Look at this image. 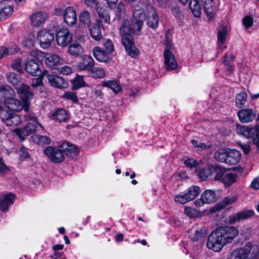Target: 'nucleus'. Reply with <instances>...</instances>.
<instances>
[{
	"mask_svg": "<svg viewBox=\"0 0 259 259\" xmlns=\"http://www.w3.org/2000/svg\"><path fill=\"white\" fill-rule=\"evenodd\" d=\"M146 15L143 10L138 5L134 7L133 19L131 21L125 20L120 29L121 42L128 55L133 58L139 55L140 52L135 46L132 34H138L141 31Z\"/></svg>",
	"mask_w": 259,
	"mask_h": 259,
	"instance_id": "1",
	"label": "nucleus"
},
{
	"mask_svg": "<svg viewBox=\"0 0 259 259\" xmlns=\"http://www.w3.org/2000/svg\"><path fill=\"white\" fill-rule=\"evenodd\" d=\"M238 233L235 227H219L208 235L206 246L214 252H220L225 245L231 243Z\"/></svg>",
	"mask_w": 259,
	"mask_h": 259,
	"instance_id": "2",
	"label": "nucleus"
},
{
	"mask_svg": "<svg viewBox=\"0 0 259 259\" xmlns=\"http://www.w3.org/2000/svg\"><path fill=\"white\" fill-rule=\"evenodd\" d=\"M17 89V93L20 95L23 102L22 103L13 97L5 105L10 109V111L14 110L19 112L23 109L27 112L30 106L29 100L33 98V94L29 91V86L24 84H21Z\"/></svg>",
	"mask_w": 259,
	"mask_h": 259,
	"instance_id": "3",
	"label": "nucleus"
},
{
	"mask_svg": "<svg viewBox=\"0 0 259 259\" xmlns=\"http://www.w3.org/2000/svg\"><path fill=\"white\" fill-rule=\"evenodd\" d=\"M214 180L223 183L225 187L232 186L238 179L236 174L228 171L226 169L219 165L214 167Z\"/></svg>",
	"mask_w": 259,
	"mask_h": 259,
	"instance_id": "4",
	"label": "nucleus"
},
{
	"mask_svg": "<svg viewBox=\"0 0 259 259\" xmlns=\"http://www.w3.org/2000/svg\"><path fill=\"white\" fill-rule=\"evenodd\" d=\"M44 153L54 163L62 162L65 158L61 145L58 147L48 146L44 150Z\"/></svg>",
	"mask_w": 259,
	"mask_h": 259,
	"instance_id": "5",
	"label": "nucleus"
},
{
	"mask_svg": "<svg viewBox=\"0 0 259 259\" xmlns=\"http://www.w3.org/2000/svg\"><path fill=\"white\" fill-rule=\"evenodd\" d=\"M36 39L41 48L47 49L51 46L54 40V34L50 29H42L37 32Z\"/></svg>",
	"mask_w": 259,
	"mask_h": 259,
	"instance_id": "6",
	"label": "nucleus"
},
{
	"mask_svg": "<svg viewBox=\"0 0 259 259\" xmlns=\"http://www.w3.org/2000/svg\"><path fill=\"white\" fill-rule=\"evenodd\" d=\"M0 117L7 126H15L21 122L20 117L12 111L2 109L0 111Z\"/></svg>",
	"mask_w": 259,
	"mask_h": 259,
	"instance_id": "7",
	"label": "nucleus"
},
{
	"mask_svg": "<svg viewBox=\"0 0 259 259\" xmlns=\"http://www.w3.org/2000/svg\"><path fill=\"white\" fill-rule=\"evenodd\" d=\"M72 35L69 30L66 28H61L56 32L57 44L62 47H66L72 40Z\"/></svg>",
	"mask_w": 259,
	"mask_h": 259,
	"instance_id": "8",
	"label": "nucleus"
},
{
	"mask_svg": "<svg viewBox=\"0 0 259 259\" xmlns=\"http://www.w3.org/2000/svg\"><path fill=\"white\" fill-rule=\"evenodd\" d=\"M46 77L50 84L59 89H65L68 86V82L63 78L51 74H47Z\"/></svg>",
	"mask_w": 259,
	"mask_h": 259,
	"instance_id": "9",
	"label": "nucleus"
},
{
	"mask_svg": "<svg viewBox=\"0 0 259 259\" xmlns=\"http://www.w3.org/2000/svg\"><path fill=\"white\" fill-rule=\"evenodd\" d=\"M95 62L93 58L87 55L82 56L81 60L78 63L77 69L78 71L87 70L90 72L93 70Z\"/></svg>",
	"mask_w": 259,
	"mask_h": 259,
	"instance_id": "10",
	"label": "nucleus"
},
{
	"mask_svg": "<svg viewBox=\"0 0 259 259\" xmlns=\"http://www.w3.org/2000/svg\"><path fill=\"white\" fill-rule=\"evenodd\" d=\"M254 215L253 210H244L237 212L229 217V222L234 224L241 220L248 219Z\"/></svg>",
	"mask_w": 259,
	"mask_h": 259,
	"instance_id": "11",
	"label": "nucleus"
},
{
	"mask_svg": "<svg viewBox=\"0 0 259 259\" xmlns=\"http://www.w3.org/2000/svg\"><path fill=\"white\" fill-rule=\"evenodd\" d=\"M237 132L239 135L250 138L256 136L259 133V128L258 126L250 127L245 125H238L237 127Z\"/></svg>",
	"mask_w": 259,
	"mask_h": 259,
	"instance_id": "12",
	"label": "nucleus"
},
{
	"mask_svg": "<svg viewBox=\"0 0 259 259\" xmlns=\"http://www.w3.org/2000/svg\"><path fill=\"white\" fill-rule=\"evenodd\" d=\"M25 70L32 76H39L42 74L37 60L35 58L27 61L25 64Z\"/></svg>",
	"mask_w": 259,
	"mask_h": 259,
	"instance_id": "13",
	"label": "nucleus"
},
{
	"mask_svg": "<svg viewBox=\"0 0 259 259\" xmlns=\"http://www.w3.org/2000/svg\"><path fill=\"white\" fill-rule=\"evenodd\" d=\"M15 95V91L7 85L0 86V98L1 101L5 104L9 101Z\"/></svg>",
	"mask_w": 259,
	"mask_h": 259,
	"instance_id": "14",
	"label": "nucleus"
},
{
	"mask_svg": "<svg viewBox=\"0 0 259 259\" xmlns=\"http://www.w3.org/2000/svg\"><path fill=\"white\" fill-rule=\"evenodd\" d=\"M247 259H259V246L248 242L244 246Z\"/></svg>",
	"mask_w": 259,
	"mask_h": 259,
	"instance_id": "15",
	"label": "nucleus"
},
{
	"mask_svg": "<svg viewBox=\"0 0 259 259\" xmlns=\"http://www.w3.org/2000/svg\"><path fill=\"white\" fill-rule=\"evenodd\" d=\"M48 19V14L42 12H38L30 16L31 24L35 27H38L45 24Z\"/></svg>",
	"mask_w": 259,
	"mask_h": 259,
	"instance_id": "16",
	"label": "nucleus"
},
{
	"mask_svg": "<svg viewBox=\"0 0 259 259\" xmlns=\"http://www.w3.org/2000/svg\"><path fill=\"white\" fill-rule=\"evenodd\" d=\"M63 19L68 25L71 26L75 24L77 16L76 11L73 7H68L65 10L63 13Z\"/></svg>",
	"mask_w": 259,
	"mask_h": 259,
	"instance_id": "17",
	"label": "nucleus"
},
{
	"mask_svg": "<svg viewBox=\"0 0 259 259\" xmlns=\"http://www.w3.org/2000/svg\"><path fill=\"white\" fill-rule=\"evenodd\" d=\"M164 64L168 70L175 69L177 67V63L175 56L168 49L164 51Z\"/></svg>",
	"mask_w": 259,
	"mask_h": 259,
	"instance_id": "18",
	"label": "nucleus"
},
{
	"mask_svg": "<svg viewBox=\"0 0 259 259\" xmlns=\"http://www.w3.org/2000/svg\"><path fill=\"white\" fill-rule=\"evenodd\" d=\"M207 232L205 227H202L198 228H192L189 230L188 233L193 241H197L206 235Z\"/></svg>",
	"mask_w": 259,
	"mask_h": 259,
	"instance_id": "19",
	"label": "nucleus"
},
{
	"mask_svg": "<svg viewBox=\"0 0 259 259\" xmlns=\"http://www.w3.org/2000/svg\"><path fill=\"white\" fill-rule=\"evenodd\" d=\"M38 124L29 122L23 128H17L14 131L19 136H28L33 134L37 129Z\"/></svg>",
	"mask_w": 259,
	"mask_h": 259,
	"instance_id": "20",
	"label": "nucleus"
},
{
	"mask_svg": "<svg viewBox=\"0 0 259 259\" xmlns=\"http://www.w3.org/2000/svg\"><path fill=\"white\" fill-rule=\"evenodd\" d=\"M240 121L242 123L249 122L252 121L255 117V113L253 110L250 109H244L239 110L237 113Z\"/></svg>",
	"mask_w": 259,
	"mask_h": 259,
	"instance_id": "21",
	"label": "nucleus"
},
{
	"mask_svg": "<svg viewBox=\"0 0 259 259\" xmlns=\"http://www.w3.org/2000/svg\"><path fill=\"white\" fill-rule=\"evenodd\" d=\"M92 52L94 57L99 62L107 63L110 59V54L100 47H95Z\"/></svg>",
	"mask_w": 259,
	"mask_h": 259,
	"instance_id": "22",
	"label": "nucleus"
},
{
	"mask_svg": "<svg viewBox=\"0 0 259 259\" xmlns=\"http://www.w3.org/2000/svg\"><path fill=\"white\" fill-rule=\"evenodd\" d=\"M61 148H62L64 155L66 154L67 156L72 158L75 157L79 152L76 147L68 142H63L61 145Z\"/></svg>",
	"mask_w": 259,
	"mask_h": 259,
	"instance_id": "23",
	"label": "nucleus"
},
{
	"mask_svg": "<svg viewBox=\"0 0 259 259\" xmlns=\"http://www.w3.org/2000/svg\"><path fill=\"white\" fill-rule=\"evenodd\" d=\"M241 157L239 151L236 149H229L226 160V163L228 165H234L238 163Z\"/></svg>",
	"mask_w": 259,
	"mask_h": 259,
	"instance_id": "24",
	"label": "nucleus"
},
{
	"mask_svg": "<svg viewBox=\"0 0 259 259\" xmlns=\"http://www.w3.org/2000/svg\"><path fill=\"white\" fill-rule=\"evenodd\" d=\"M14 195L12 193L3 194L0 195V208L4 211H6L9 206L13 203Z\"/></svg>",
	"mask_w": 259,
	"mask_h": 259,
	"instance_id": "25",
	"label": "nucleus"
},
{
	"mask_svg": "<svg viewBox=\"0 0 259 259\" xmlns=\"http://www.w3.org/2000/svg\"><path fill=\"white\" fill-rule=\"evenodd\" d=\"M45 63L50 68H54L61 64V57L55 54H47L45 55Z\"/></svg>",
	"mask_w": 259,
	"mask_h": 259,
	"instance_id": "26",
	"label": "nucleus"
},
{
	"mask_svg": "<svg viewBox=\"0 0 259 259\" xmlns=\"http://www.w3.org/2000/svg\"><path fill=\"white\" fill-rule=\"evenodd\" d=\"M149 17L148 18L147 24L151 28L155 29L158 25L159 18L155 9L152 7L149 9Z\"/></svg>",
	"mask_w": 259,
	"mask_h": 259,
	"instance_id": "27",
	"label": "nucleus"
},
{
	"mask_svg": "<svg viewBox=\"0 0 259 259\" xmlns=\"http://www.w3.org/2000/svg\"><path fill=\"white\" fill-rule=\"evenodd\" d=\"M244 247L233 250L229 253L227 259H247Z\"/></svg>",
	"mask_w": 259,
	"mask_h": 259,
	"instance_id": "28",
	"label": "nucleus"
},
{
	"mask_svg": "<svg viewBox=\"0 0 259 259\" xmlns=\"http://www.w3.org/2000/svg\"><path fill=\"white\" fill-rule=\"evenodd\" d=\"M52 118L54 120L59 122H66L68 120V115L65 110L59 109L52 114Z\"/></svg>",
	"mask_w": 259,
	"mask_h": 259,
	"instance_id": "29",
	"label": "nucleus"
},
{
	"mask_svg": "<svg viewBox=\"0 0 259 259\" xmlns=\"http://www.w3.org/2000/svg\"><path fill=\"white\" fill-rule=\"evenodd\" d=\"M68 52L71 56L78 57L83 53V50L78 43H73L68 47Z\"/></svg>",
	"mask_w": 259,
	"mask_h": 259,
	"instance_id": "30",
	"label": "nucleus"
},
{
	"mask_svg": "<svg viewBox=\"0 0 259 259\" xmlns=\"http://www.w3.org/2000/svg\"><path fill=\"white\" fill-rule=\"evenodd\" d=\"M189 8L195 17H199L201 14V7L198 0H190Z\"/></svg>",
	"mask_w": 259,
	"mask_h": 259,
	"instance_id": "31",
	"label": "nucleus"
},
{
	"mask_svg": "<svg viewBox=\"0 0 259 259\" xmlns=\"http://www.w3.org/2000/svg\"><path fill=\"white\" fill-rule=\"evenodd\" d=\"M228 29L227 27L222 25L218 31V42L220 48L222 47L223 43L226 38L228 34Z\"/></svg>",
	"mask_w": 259,
	"mask_h": 259,
	"instance_id": "32",
	"label": "nucleus"
},
{
	"mask_svg": "<svg viewBox=\"0 0 259 259\" xmlns=\"http://www.w3.org/2000/svg\"><path fill=\"white\" fill-rule=\"evenodd\" d=\"M202 200L205 203H210L216 200V194L214 191L205 190L201 195Z\"/></svg>",
	"mask_w": 259,
	"mask_h": 259,
	"instance_id": "33",
	"label": "nucleus"
},
{
	"mask_svg": "<svg viewBox=\"0 0 259 259\" xmlns=\"http://www.w3.org/2000/svg\"><path fill=\"white\" fill-rule=\"evenodd\" d=\"M90 35L92 38L96 41H99L102 38V35L101 31L100 24H96L90 30Z\"/></svg>",
	"mask_w": 259,
	"mask_h": 259,
	"instance_id": "34",
	"label": "nucleus"
},
{
	"mask_svg": "<svg viewBox=\"0 0 259 259\" xmlns=\"http://www.w3.org/2000/svg\"><path fill=\"white\" fill-rule=\"evenodd\" d=\"M97 12L100 19L101 22L109 24L110 22V17L108 12L103 8L98 7Z\"/></svg>",
	"mask_w": 259,
	"mask_h": 259,
	"instance_id": "35",
	"label": "nucleus"
},
{
	"mask_svg": "<svg viewBox=\"0 0 259 259\" xmlns=\"http://www.w3.org/2000/svg\"><path fill=\"white\" fill-rule=\"evenodd\" d=\"M79 19L80 22L88 27H89L91 22V18L90 13L87 10L82 11L79 16Z\"/></svg>",
	"mask_w": 259,
	"mask_h": 259,
	"instance_id": "36",
	"label": "nucleus"
},
{
	"mask_svg": "<svg viewBox=\"0 0 259 259\" xmlns=\"http://www.w3.org/2000/svg\"><path fill=\"white\" fill-rule=\"evenodd\" d=\"M228 150V149H219L214 154V158L219 161L226 163Z\"/></svg>",
	"mask_w": 259,
	"mask_h": 259,
	"instance_id": "37",
	"label": "nucleus"
},
{
	"mask_svg": "<svg viewBox=\"0 0 259 259\" xmlns=\"http://www.w3.org/2000/svg\"><path fill=\"white\" fill-rule=\"evenodd\" d=\"M33 141L37 144H49L51 143V139L45 136L35 135L32 137Z\"/></svg>",
	"mask_w": 259,
	"mask_h": 259,
	"instance_id": "38",
	"label": "nucleus"
},
{
	"mask_svg": "<svg viewBox=\"0 0 259 259\" xmlns=\"http://www.w3.org/2000/svg\"><path fill=\"white\" fill-rule=\"evenodd\" d=\"M103 86L110 88L114 93H117L121 91L120 85L115 80L105 81L102 83Z\"/></svg>",
	"mask_w": 259,
	"mask_h": 259,
	"instance_id": "39",
	"label": "nucleus"
},
{
	"mask_svg": "<svg viewBox=\"0 0 259 259\" xmlns=\"http://www.w3.org/2000/svg\"><path fill=\"white\" fill-rule=\"evenodd\" d=\"M247 94L244 92H242L237 95L236 97V105L238 108H242L246 102Z\"/></svg>",
	"mask_w": 259,
	"mask_h": 259,
	"instance_id": "40",
	"label": "nucleus"
},
{
	"mask_svg": "<svg viewBox=\"0 0 259 259\" xmlns=\"http://www.w3.org/2000/svg\"><path fill=\"white\" fill-rule=\"evenodd\" d=\"M13 12V8L9 5L0 9V19L5 20L9 18Z\"/></svg>",
	"mask_w": 259,
	"mask_h": 259,
	"instance_id": "41",
	"label": "nucleus"
},
{
	"mask_svg": "<svg viewBox=\"0 0 259 259\" xmlns=\"http://www.w3.org/2000/svg\"><path fill=\"white\" fill-rule=\"evenodd\" d=\"M200 189L197 186H192L188 188L187 194L190 201L194 199L200 193Z\"/></svg>",
	"mask_w": 259,
	"mask_h": 259,
	"instance_id": "42",
	"label": "nucleus"
},
{
	"mask_svg": "<svg viewBox=\"0 0 259 259\" xmlns=\"http://www.w3.org/2000/svg\"><path fill=\"white\" fill-rule=\"evenodd\" d=\"M237 199L238 196L237 195H232L225 197L221 203L219 204L218 206L221 208L225 207L227 205L231 204L235 202Z\"/></svg>",
	"mask_w": 259,
	"mask_h": 259,
	"instance_id": "43",
	"label": "nucleus"
},
{
	"mask_svg": "<svg viewBox=\"0 0 259 259\" xmlns=\"http://www.w3.org/2000/svg\"><path fill=\"white\" fill-rule=\"evenodd\" d=\"M17 52V50H14L12 48H8L5 46H1L0 47V59H2L9 55H13Z\"/></svg>",
	"mask_w": 259,
	"mask_h": 259,
	"instance_id": "44",
	"label": "nucleus"
},
{
	"mask_svg": "<svg viewBox=\"0 0 259 259\" xmlns=\"http://www.w3.org/2000/svg\"><path fill=\"white\" fill-rule=\"evenodd\" d=\"M72 82L73 89H77L85 85L83 76H82L77 75L72 80Z\"/></svg>",
	"mask_w": 259,
	"mask_h": 259,
	"instance_id": "45",
	"label": "nucleus"
},
{
	"mask_svg": "<svg viewBox=\"0 0 259 259\" xmlns=\"http://www.w3.org/2000/svg\"><path fill=\"white\" fill-rule=\"evenodd\" d=\"M116 16L119 18H124L126 16L125 6L122 3H119L117 7Z\"/></svg>",
	"mask_w": 259,
	"mask_h": 259,
	"instance_id": "46",
	"label": "nucleus"
},
{
	"mask_svg": "<svg viewBox=\"0 0 259 259\" xmlns=\"http://www.w3.org/2000/svg\"><path fill=\"white\" fill-rule=\"evenodd\" d=\"M92 77L94 78H102L105 76V71L101 68H94L90 72Z\"/></svg>",
	"mask_w": 259,
	"mask_h": 259,
	"instance_id": "47",
	"label": "nucleus"
},
{
	"mask_svg": "<svg viewBox=\"0 0 259 259\" xmlns=\"http://www.w3.org/2000/svg\"><path fill=\"white\" fill-rule=\"evenodd\" d=\"M47 71L45 70L42 72V75H40L38 77L34 78L32 79L31 86L34 89L39 87L41 88L42 87L43 84L42 82V78L47 73Z\"/></svg>",
	"mask_w": 259,
	"mask_h": 259,
	"instance_id": "48",
	"label": "nucleus"
},
{
	"mask_svg": "<svg viewBox=\"0 0 259 259\" xmlns=\"http://www.w3.org/2000/svg\"><path fill=\"white\" fill-rule=\"evenodd\" d=\"M7 78L8 81L14 85L17 84L20 80V76L14 72H10L8 73L7 75Z\"/></svg>",
	"mask_w": 259,
	"mask_h": 259,
	"instance_id": "49",
	"label": "nucleus"
},
{
	"mask_svg": "<svg viewBox=\"0 0 259 259\" xmlns=\"http://www.w3.org/2000/svg\"><path fill=\"white\" fill-rule=\"evenodd\" d=\"M62 98L66 100H70L73 103H77L78 102L77 97L76 94L73 92H65L62 95Z\"/></svg>",
	"mask_w": 259,
	"mask_h": 259,
	"instance_id": "50",
	"label": "nucleus"
},
{
	"mask_svg": "<svg viewBox=\"0 0 259 259\" xmlns=\"http://www.w3.org/2000/svg\"><path fill=\"white\" fill-rule=\"evenodd\" d=\"M204 10L206 13L207 16L210 18H213L215 16V13L214 8L212 6V4L208 5H203Z\"/></svg>",
	"mask_w": 259,
	"mask_h": 259,
	"instance_id": "51",
	"label": "nucleus"
},
{
	"mask_svg": "<svg viewBox=\"0 0 259 259\" xmlns=\"http://www.w3.org/2000/svg\"><path fill=\"white\" fill-rule=\"evenodd\" d=\"M103 46L105 51L109 54H111L113 52L114 46L111 40L110 39L106 38L104 39Z\"/></svg>",
	"mask_w": 259,
	"mask_h": 259,
	"instance_id": "52",
	"label": "nucleus"
},
{
	"mask_svg": "<svg viewBox=\"0 0 259 259\" xmlns=\"http://www.w3.org/2000/svg\"><path fill=\"white\" fill-rule=\"evenodd\" d=\"M197 175L201 181H205L210 175V170L208 168H201L198 170Z\"/></svg>",
	"mask_w": 259,
	"mask_h": 259,
	"instance_id": "53",
	"label": "nucleus"
},
{
	"mask_svg": "<svg viewBox=\"0 0 259 259\" xmlns=\"http://www.w3.org/2000/svg\"><path fill=\"white\" fill-rule=\"evenodd\" d=\"M187 196V193L177 195L175 198V201L180 204H185L190 201Z\"/></svg>",
	"mask_w": 259,
	"mask_h": 259,
	"instance_id": "54",
	"label": "nucleus"
},
{
	"mask_svg": "<svg viewBox=\"0 0 259 259\" xmlns=\"http://www.w3.org/2000/svg\"><path fill=\"white\" fill-rule=\"evenodd\" d=\"M243 24L246 29L252 26L253 22V18L250 15L245 16L242 19Z\"/></svg>",
	"mask_w": 259,
	"mask_h": 259,
	"instance_id": "55",
	"label": "nucleus"
},
{
	"mask_svg": "<svg viewBox=\"0 0 259 259\" xmlns=\"http://www.w3.org/2000/svg\"><path fill=\"white\" fill-rule=\"evenodd\" d=\"M24 117L26 120L30 121V122H35L36 124H38L39 126L41 127V128H43L41 124L37 121L36 117L34 116L33 114L27 112L26 114L24 115Z\"/></svg>",
	"mask_w": 259,
	"mask_h": 259,
	"instance_id": "56",
	"label": "nucleus"
},
{
	"mask_svg": "<svg viewBox=\"0 0 259 259\" xmlns=\"http://www.w3.org/2000/svg\"><path fill=\"white\" fill-rule=\"evenodd\" d=\"M185 213L191 218H194L197 215L196 210L190 207H186L185 208Z\"/></svg>",
	"mask_w": 259,
	"mask_h": 259,
	"instance_id": "57",
	"label": "nucleus"
},
{
	"mask_svg": "<svg viewBox=\"0 0 259 259\" xmlns=\"http://www.w3.org/2000/svg\"><path fill=\"white\" fill-rule=\"evenodd\" d=\"M59 71L61 73L64 75H69L73 71V69L69 66H64L60 67L59 69Z\"/></svg>",
	"mask_w": 259,
	"mask_h": 259,
	"instance_id": "58",
	"label": "nucleus"
},
{
	"mask_svg": "<svg viewBox=\"0 0 259 259\" xmlns=\"http://www.w3.org/2000/svg\"><path fill=\"white\" fill-rule=\"evenodd\" d=\"M13 68L20 72L22 70L21 61L19 58L16 59L11 65Z\"/></svg>",
	"mask_w": 259,
	"mask_h": 259,
	"instance_id": "59",
	"label": "nucleus"
},
{
	"mask_svg": "<svg viewBox=\"0 0 259 259\" xmlns=\"http://www.w3.org/2000/svg\"><path fill=\"white\" fill-rule=\"evenodd\" d=\"M184 163L187 166L192 168L196 166L198 164L197 161L193 158H188L185 160Z\"/></svg>",
	"mask_w": 259,
	"mask_h": 259,
	"instance_id": "60",
	"label": "nucleus"
},
{
	"mask_svg": "<svg viewBox=\"0 0 259 259\" xmlns=\"http://www.w3.org/2000/svg\"><path fill=\"white\" fill-rule=\"evenodd\" d=\"M171 11L172 14L176 18L181 19L183 17L182 12L180 8L175 7L172 9Z\"/></svg>",
	"mask_w": 259,
	"mask_h": 259,
	"instance_id": "61",
	"label": "nucleus"
},
{
	"mask_svg": "<svg viewBox=\"0 0 259 259\" xmlns=\"http://www.w3.org/2000/svg\"><path fill=\"white\" fill-rule=\"evenodd\" d=\"M227 55H225L224 60L223 61V63L224 64H225V65L227 67V69L228 71L229 72V73H231L233 72L234 68H233V67L230 64H229L227 62Z\"/></svg>",
	"mask_w": 259,
	"mask_h": 259,
	"instance_id": "62",
	"label": "nucleus"
},
{
	"mask_svg": "<svg viewBox=\"0 0 259 259\" xmlns=\"http://www.w3.org/2000/svg\"><path fill=\"white\" fill-rule=\"evenodd\" d=\"M239 145L245 154H247L249 152L250 150L249 145L240 144Z\"/></svg>",
	"mask_w": 259,
	"mask_h": 259,
	"instance_id": "63",
	"label": "nucleus"
},
{
	"mask_svg": "<svg viewBox=\"0 0 259 259\" xmlns=\"http://www.w3.org/2000/svg\"><path fill=\"white\" fill-rule=\"evenodd\" d=\"M251 186L254 189H259V177L254 179L251 184Z\"/></svg>",
	"mask_w": 259,
	"mask_h": 259,
	"instance_id": "64",
	"label": "nucleus"
}]
</instances>
